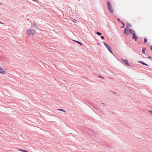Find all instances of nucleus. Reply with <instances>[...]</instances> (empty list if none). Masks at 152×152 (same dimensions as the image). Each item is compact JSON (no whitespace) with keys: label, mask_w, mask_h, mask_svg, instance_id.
Here are the masks:
<instances>
[{"label":"nucleus","mask_w":152,"mask_h":152,"mask_svg":"<svg viewBox=\"0 0 152 152\" xmlns=\"http://www.w3.org/2000/svg\"><path fill=\"white\" fill-rule=\"evenodd\" d=\"M124 32L125 35H128L130 33L128 27H126L124 30Z\"/></svg>","instance_id":"nucleus-4"},{"label":"nucleus","mask_w":152,"mask_h":152,"mask_svg":"<svg viewBox=\"0 0 152 152\" xmlns=\"http://www.w3.org/2000/svg\"><path fill=\"white\" fill-rule=\"evenodd\" d=\"M107 4L108 5V9L109 10L110 12L111 13H113L114 12L113 9L110 3L108 1L107 2Z\"/></svg>","instance_id":"nucleus-3"},{"label":"nucleus","mask_w":152,"mask_h":152,"mask_svg":"<svg viewBox=\"0 0 152 152\" xmlns=\"http://www.w3.org/2000/svg\"><path fill=\"white\" fill-rule=\"evenodd\" d=\"M147 39L145 38L144 39V43H146V42L147 41Z\"/></svg>","instance_id":"nucleus-13"},{"label":"nucleus","mask_w":152,"mask_h":152,"mask_svg":"<svg viewBox=\"0 0 152 152\" xmlns=\"http://www.w3.org/2000/svg\"><path fill=\"white\" fill-rule=\"evenodd\" d=\"M18 150L20 151H22L23 152H28V151H27L25 150H23V149H18Z\"/></svg>","instance_id":"nucleus-8"},{"label":"nucleus","mask_w":152,"mask_h":152,"mask_svg":"<svg viewBox=\"0 0 152 152\" xmlns=\"http://www.w3.org/2000/svg\"><path fill=\"white\" fill-rule=\"evenodd\" d=\"M121 23L123 24V26L121 27V28H123L124 27V23L123 22H121Z\"/></svg>","instance_id":"nucleus-15"},{"label":"nucleus","mask_w":152,"mask_h":152,"mask_svg":"<svg viewBox=\"0 0 152 152\" xmlns=\"http://www.w3.org/2000/svg\"><path fill=\"white\" fill-rule=\"evenodd\" d=\"M99 77H100V78H104V77H102V76H99Z\"/></svg>","instance_id":"nucleus-18"},{"label":"nucleus","mask_w":152,"mask_h":152,"mask_svg":"<svg viewBox=\"0 0 152 152\" xmlns=\"http://www.w3.org/2000/svg\"><path fill=\"white\" fill-rule=\"evenodd\" d=\"M139 62L140 63H141L142 64L144 65H146V66H148V65L147 64L145 63H144L142 61H139Z\"/></svg>","instance_id":"nucleus-9"},{"label":"nucleus","mask_w":152,"mask_h":152,"mask_svg":"<svg viewBox=\"0 0 152 152\" xmlns=\"http://www.w3.org/2000/svg\"><path fill=\"white\" fill-rule=\"evenodd\" d=\"M58 110H60V111H64V112H65V111L64 110H63V109H58Z\"/></svg>","instance_id":"nucleus-14"},{"label":"nucleus","mask_w":152,"mask_h":152,"mask_svg":"<svg viewBox=\"0 0 152 152\" xmlns=\"http://www.w3.org/2000/svg\"><path fill=\"white\" fill-rule=\"evenodd\" d=\"M96 34L99 36H100L102 34L101 33L99 32H96Z\"/></svg>","instance_id":"nucleus-12"},{"label":"nucleus","mask_w":152,"mask_h":152,"mask_svg":"<svg viewBox=\"0 0 152 152\" xmlns=\"http://www.w3.org/2000/svg\"><path fill=\"white\" fill-rule=\"evenodd\" d=\"M101 38L103 39H104V37L103 36H101Z\"/></svg>","instance_id":"nucleus-17"},{"label":"nucleus","mask_w":152,"mask_h":152,"mask_svg":"<svg viewBox=\"0 0 152 152\" xmlns=\"http://www.w3.org/2000/svg\"><path fill=\"white\" fill-rule=\"evenodd\" d=\"M122 61L126 65L129 66V63L128 62V61L126 59H122Z\"/></svg>","instance_id":"nucleus-7"},{"label":"nucleus","mask_w":152,"mask_h":152,"mask_svg":"<svg viewBox=\"0 0 152 152\" xmlns=\"http://www.w3.org/2000/svg\"><path fill=\"white\" fill-rule=\"evenodd\" d=\"M74 41L76 42H77V43H78V44H80V45H82V44L80 42H79V41H75V40H73Z\"/></svg>","instance_id":"nucleus-10"},{"label":"nucleus","mask_w":152,"mask_h":152,"mask_svg":"<svg viewBox=\"0 0 152 152\" xmlns=\"http://www.w3.org/2000/svg\"><path fill=\"white\" fill-rule=\"evenodd\" d=\"M145 48H143L142 49V52L143 53V54H145Z\"/></svg>","instance_id":"nucleus-11"},{"label":"nucleus","mask_w":152,"mask_h":152,"mask_svg":"<svg viewBox=\"0 0 152 152\" xmlns=\"http://www.w3.org/2000/svg\"><path fill=\"white\" fill-rule=\"evenodd\" d=\"M151 49L152 50V46L151 47Z\"/></svg>","instance_id":"nucleus-20"},{"label":"nucleus","mask_w":152,"mask_h":152,"mask_svg":"<svg viewBox=\"0 0 152 152\" xmlns=\"http://www.w3.org/2000/svg\"><path fill=\"white\" fill-rule=\"evenodd\" d=\"M104 45L106 47V48H107L108 50L110 51V52L111 53H112V52L111 50V48L110 47L107 45V44L104 42Z\"/></svg>","instance_id":"nucleus-5"},{"label":"nucleus","mask_w":152,"mask_h":152,"mask_svg":"<svg viewBox=\"0 0 152 152\" xmlns=\"http://www.w3.org/2000/svg\"><path fill=\"white\" fill-rule=\"evenodd\" d=\"M148 111L150 113V114L152 115V111L148 110Z\"/></svg>","instance_id":"nucleus-16"},{"label":"nucleus","mask_w":152,"mask_h":152,"mask_svg":"<svg viewBox=\"0 0 152 152\" xmlns=\"http://www.w3.org/2000/svg\"><path fill=\"white\" fill-rule=\"evenodd\" d=\"M118 21H120V22H121V21H120V19H119V18H118Z\"/></svg>","instance_id":"nucleus-19"},{"label":"nucleus","mask_w":152,"mask_h":152,"mask_svg":"<svg viewBox=\"0 0 152 152\" xmlns=\"http://www.w3.org/2000/svg\"><path fill=\"white\" fill-rule=\"evenodd\" d=\"M37 27L36 26H33L30 27L29 29L26 30V33L28 36L30 35L34 36V34L36 33L35 30L37 29Z\"/></svg>","instance_id":"nucleus-1"},{"label":"nucleus","mask_w":152,"mask_h":152,"mask_svg":"<svg viewBox=\"0 0 152 152\" xmlns=\"http://www.w3.org/2000/svg\"><path fill=\"white\" fill-rule=\"evenodd\" d=\"M130 33L133 36L132 39H134L135 41H137V37L136 36V33L135 31L132 29H129Z\"/></svg>","instance_id":"nucleus-2"},{"label":"nucleus","mask_w":152,"mask_h":152,"mask_svg":"<svg viewBox=\"0 0 152 152\" xmlns=\"http://www.w3.org/2000/svg\"><path fill=\"white\" fill-rule=\"evenodd\" d=\"M6 73V72L5 70L0 66V73L3 75H4Z\"/></svg>","instance_id":"nucleus-6"}]
</instances>
